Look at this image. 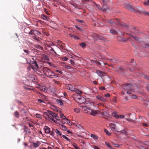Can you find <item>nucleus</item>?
Wrapping results in <instances>:
<instances>
[{
    "label": "nucleus",
    "instance_id": "nucleus-1",
    "mask_svg": "<svg viewBox=\"0 0 149 149\" xmlns=\"http://www.w3.org/2000/svg\"><path fill=\"white\" fill-rule=\"evenodd\" d=\"M42 71L44 74L48 77L54 78L55 75L54 73L49 68L46 67H44L42 69Z\"/></svg>",
    "mask_w": 149,
    "mask_h": 149
},
{
    "label": "nucleus",
    "instance_id": "nucleus-2",
    "mask_svg": "<svg viewBox=\"0 0 149 149\" xmlns=\"http://www.w3.org/2000/svg\"><path fill=\"white\" fill-rule=\"evenodd\" d=\"M48 114H47L48 117L54 122L56 123V121L54 119V118L57 120H59L58 119L59 117L56 114L50 111H48Z\"/></svg>",
    "mask_w": 149,
    "mask_h": 149
},
{
    "label": "nucleus",
    "instance_id": "nucleus-3",
    "mask_svg": "<svg viewBox=\"0 0 149 149\" xmlns=\"http://www.w3.org/2000/svg\"><path fill=\"white\" fill-rule=\"evenodd\" d=\"M93 105V104L92 102L86 103L85 106H82L81 107L85 112L88 113L89 112H90L91 111V109L89 107L91 108L90 107L91 106H92Z\"/></svg>",
    "mask_w": 149,
    "mask_h": 149
},
{
    "label": "nucleus",
    "instance_id": "nucleus-4",
    "mask_svg": "<svg viewBox=\"0 0 149 149\" xmlns=\"http://www.w3.org/2000/svg\"><path fill=\"white\" fill-rule=\"evenodd\" d=\"M122 87L124 90V91H131L132 89V86L130 84H124L122 86Z\"/></svg>",
    "mask_w": 149,
    "mask_h": 149
},
{
    "label": "nucleus",
    "instance_id": "nucleus-5",
    "mask_svg": "<svg viewBox=\"0 0 149 149\" xmlns=\"http://www.w3.org/2000/svg\"><path fill=\"white\" fill-rule=\"evenodd\" d=\"M118 19L117 18H115V19H111L107 20V22L109 23V24H120V22L119 20H118L117 22V23L115 22V21H116Z\"/></svg>",
    "mask_w": 149,
    "mask_h": 149
},
{
    "label": "nucleus",
    "instance_id": "nucleus-6",
    "mask_svg": "<svg viewBox=\"0 0 149 149\" xmlns=\"http://www.w3.org/2000/svg\"><path fill=\"white\" fill-rule=\"evenodd\" d=\"M96 72L100 77L102 78L106 75V72L100 71L99 70H96Z\"/></svg>",
    "mask_w": 149,
    "mask_h": 149
},
{
    "label": "nucleus",
    "instance_id": "nucleus-7",
    "mask_svg": "<svg viewBox=\"0 0 149 149\" xmlns=\"http://www.w3.org/2000/svg\"><path fill=\"white\" fill-rule=\"evenodd\" d=\"M92 37L94 39L96 40H103V37L102 36H100L95 33H93L91 35Z\"/></svg>",
    "mask_w": 149,
    "mask_h": 149
},
{
    "label": "nucleus",
    "instance_id": "nucleus-8",
    "mask_svg": "<svg viewBox=\"0 0 149 149\" xmlns=\"http://www.w3.org/2000/svg\"><path fill=\"white\" fill-rule=\"evenodd\" d=\"M40 144V142L38 141H37L36 142H33L31 144V146L33 148H36L38 147Z\"/></svg>",
    "mask_w": 149,
    "mask_h": 149
},
{
    "label": "nucleus",
    "instance_id": "nucleus-9",
    "mask_svg": "<svg viewBox=\"0 0 149 149\" xmlns=\"http://www.w3.org/2000/svg\"><path fill=\"white\" fill-rule=\"evenodd\" d=\"M31 64V65L34 68H36V69L37 70L38 69V65L37 62L35 61H32V63H30Z\"/></svg>",
    "mask_w": 149,
    "mask_h": 149
},
{
    "label": "nucleus",
    "instance_id": "nucleus-10",
    "mask_svg": "<svg viewBox=\"0 0 149 149\" xmlns=\"http://www.w3.org/2000/svg\"><path fill=\"white\" fill-rule=\"evenodd\" d=\"M109 127L111 128V130L112 131H118L117 129L116 128V125L114 123H111L109 125Z\"/></svg>",
    "mask_w": 149,
    "mask_h": 149
},
{
    "label": "nucleus",
    "instance_id": "nucleus-11",
    "mask_svg": "<svg viewBox=\"0 0 149 149\" xmlns=\"http://www.w3.org/2000/svg\"><path fill=\"white\" fill-rule=\"evenodd\" d=\"M67 89L72 91H74L75 89L74 87L71 84H68L67 86Z\"/></svg>",
    "mask_w": 149,
    "mask_h": 149
},
{
    "label": "nucleus",
    "instance_id": "nucleus-12",
    "mask_svg": "<svg viewBox=\"0 0 149 149\" xmlns=\"http://www.w3.org/2000/svg\"><path fill=\"white\" fill-rule=\"evenodd\" d=\"M27 69L28 70H30L32 72H37V71L36 68H34L31 65H29L27 67Z\"/></svg>",
    "mask_w": 149,
    "mask_h": 149
},
{
    "label": "nucleus",
    "instance_id": "nucleus-13",
    "mask_svg": "<svg viewBox=\"0 0 149 149\" xmlns=\"http://www.w3.org/2000/svg\"><path fill=\"white\" fill-rule=\"evenodd\" d=\"M96 98L102 102H106L107 101V100L103 96H101L100 95H98L96 96Z\"/></svg>",
    "mask_w": 149,
    "mask_h": 149
},
{
    "label": "nucleus",
    "instance_id": "nucleus-14",
    "mask_svg": "<svg viewBox=\"0 0 149 149\" xmlns=\"http://www.w3.org/2000/svg\"><path fill=\"white\" fill-rule=\"evenodd\" d=\"M115 70L119 73H121L125 69L122 67H120L116 68Z\"/></svg>",
    "mask_w": 149,
    "mask_h": 149
},
{
    "label": "nucleus",
    "instance_id": "nucleus-15",
    "mask_svg": "<svg viewBox=\"0 0 149 149\" xmlns=\"http://www.w3.org/2000/svg\"><path fill=\"white\" fill-rule=\"evenodd\" d=\"M44 128L45 133L48 134L50 132V129L48 127L45 126Z\"/></svg>",
    "mask_w": 149,
    "mask_h": 149
},
{
    "label": "nucleus",
    "instance_id": "nucleus-16",
    "mask_svg": "<svg viewBox=\"0 0 149 149\" xmlns=\"http://www.w3.org/2000/svg\"><path fill=\"white\" fill-rule=\"evenodd\" d=\"M130 37H132L136 41H137L138 42H139L140 41V39L138 38L136 36H133L132 35L130 34Z\"/></svg>",
    "mask_w": 149,
    "mask_h": 149
},
{
    "label": "nucleus",
    "instance_id": "nucleus-17",
    "mask_svg": "<svg viewBox=\"0 0 149 149\" xmlns=\"http://www.w3.org/2000/svg\"><path fill=\"white\" fill-rule=\"evenodd\" d=\"M69 35L71 38H73L74 39H79V38L77 36L75 35L72 34L71 33L69 34Z\"/></svg>",
    "mask_w": 149,
    "mask_h": 149
},
{
    "label": "nucleus",
    "instance_id": "nucleus-18",
    "mask_svg": "<svg viewBox=\"0 0 149 149\" xmlns=\"http://www.w3.org/2000/svg\"><path fill=\"white\" fill-rule=\"evenodd\" d=\"M88 113H90L91 115L93 116H95L97 113V111L95 110H91L90 112H89Z\"/></svg>",
    "mask_w": 149,
    "mask_h": 149
},
{
    "label": "nucleus",
    "instance_id": "nucleus-19",
    "mask_svg": "<svg viewBox=\"0 0 149 149\" xmlns=\"http://www.w3.org/2000/svg\"><path fill=\"white\" fill-rule=\"evenodd\" d=\"M100 8L103 12H105L109 9L108 7L105 5H104L102 8Z\"/></svg>",
    "mask_w": 149,
    "mask_h": 149
},
{
    "label": "nucleus",
    "instance_id": "nucleus-20",
    "mask_svg": "<svg viewBox=\"0 0 149 149\" xmlns=\"http://www.w3.org/2000/svg\"><path fill=\"white\" fill-rule=\"evenodd\" d=\"M54 131L55 132L56 134L58 135H59L60 136H61V132L59 131L57 129H56L54 130Z\"/></svg>",
    "mask_w": 149,
    "mask_h": 149
},
{
    "label": "nucleus",
    "instance_id": "nucleus-21",
    "mask_svg": "<svg viewBox=\"0 0 149 149\" xmlns=\"http://www.w3.org/2000/svg\"><path fill=\"white\" fill-rule=\"evenodd\" d=\"M118 39L120 41L124 42H126L127 40V39H126V38H122L120 37H118Z\"/></svg>",
    "mask_w": 149,
    "mask_h": 149
},
{
    "label": "nucleus",
    "instance_id": "nucleus-22",
    "mask_svg": "<svg viewBox=\"0 0 149 149\" xmlns=\"http://www.w3.org/2000/svg\"><path fill=\"white\" fill-rule=\"evenodd\" d=\"M78 99L80 100V102L81 103H84L85 100V98L82 96H80V97L78 98Z\"/></svg>",
    "mask_w": 149,
    "mask_h": 149
},
{
    "label": "nucleus",
    "instance_id": "nucleus-23",
    "mask_svg": "<svg viewBox=\"0 0 149 149\" xmlns=\"http://www.w3.org/2000/svg\"><path fill=\"white\" fill-rule=\"evenodd\" d=\"M74 91L76 93L79 94H80L82 93L81 91L79 90V89L76 88L75 89Z\"/></svg>",
    "mask_w": 149,
    "mask_h": 149
},
{
    "label": "nucleus",
    "instance_id": "nucleus-24",
    "mask_svg": "<svg viewBox=\"0 0 149 149\" xmlns=\"http://www.w3.org/2000/svg\"><path fill=\"white\" fill-rule=\"evenodd\" d=\"M96 64L98 65H105V63L102 61H100V62H97Z\"/></svg>",
    "mask_w": 149,
    "mask_h": 149
},
{
    "label": "nucleus",
    "instance_id": "nucleus-25",
    "mask_svg": "<svg viewBox=\"0 0 149 149\" xmlns=\"http://www.w3.org/2000/svg\"><path fill=\"white\" fill-rule=\"evenodd\" d=\"M41 17L42 19L45 20H48V17L46 15H41Z\"/></svg>",
    "mask_w": 149,
    "mask_h": 149
},
{
    "label": "nucleus",
    "instance_id": "nucleus-26",
    "mask_svg": "<svg viewBox=\"0 0 149 149\" xmlns=\"http://www.w3.org/2000/svg\"><path fill=\"white\" fill-rule=\"evenodd\" d=\"M14 115L15 117L16 118H19V112L17 111H16L14 112Z\"/></svg>",
    "mask_w": 149,
    "mask_h": 149
},
{
    "label": "nucleus",
    "instance_id": "nucleus-27",
    "mask_svg": "<svg viewBox=\"0 0 149 149\" xmlns=\"http://www.w3.org/2000/svg\"><path fill=\"white\" fill-rule=\"evenodd\" d=\"M110 32L111 33L114 35L116 34L117 33V32L116 30L113 29H111Z\"/></svg>",
    "mask_w": 149,
    "mask_h": 149
},
{
    "label": "nucleus",
    "instance_id": "nucleus-28",
    "mask_svg": "<svg viewBox=\"0 0 149 149\" xmlns=\"http://www.w3.org/2000/svg\"><path fill=\"white\" fill-rule=\"evenodd\" d=\"M40 90L42 91L45 92L46 91H47V88L45 86H42L40 88Z\"/></svg>",
    "mask_w": 149,
    "mask_h": 149
},
{
    "label": "nucleus",
    "instance_id": "nucleus-29",
    "mask_svg": "<svg viewBox=\"0 0 149 149\" xmlns=\"http://www.w3.org/2000/svg\"><path fill=\"white\" fill-rule=\"evenodd\" d=\"M56 101L57 102L60 104L61 105H63V103L62 100H57Z\"/></svg>",
    "mask_w": 149,
    "mask_h": 149
},
{
    "label": "nucleus",
    "instance_id": "nucleus-30",
    "mask_svg": "<svg viewBox=\"0 0 149 149\" xmlns=\"http://www.w3.org/2000/svg\"><path fill=\"white\" fill-rule=\"evenodd\" d=\"M24 131L26 132V134L28 135H29L31 133L30 130L29 129H27L26 130H24Z\"/></svg>",
    "mask_w": 149,
    "mask_h": 149
},
{
    "label": "nucleus",
    "instance_id": "nucleus-31",
    "mask_svg": "<svg viewBox=\"0 0 149 149\" xmlns=\"http://www.w3.org/2000/svg\"><path fill=\"white\" fill-rule=\"evenodd\" d=\"M91 136L93 139H97L98 138V137L96 135L93 134H91Z\"/></svg>",
    "mask_w": 149,
    "mask_h": 149
},
{
    "label": "nucleus",
    "instance_id": "nucleus-32",
    "mask_svg": "<svg viewBox=\"0 0 149 149\" xmlns=\"http://www.w3.org/2000/svg\"><path fill=\"white\" fill-rule=\"evenodd\" d=\"M112 115L116 117V118H118V115L116 113L114 112L112 114Z\"/></svg>",
    "mask_w": 149,
    "mask_h": 149
},
{
    "label": "nucleus",
    "instance_id": "nucleus-33",
    "mask_svg": "<svg viewBox=\"0 0 149 149\" xmlns=\"http://www.w3.org/2000/svg\"><path fill=\"white\" fill-rule=\"evenodd\" d=\"M104 132L108 136H110L111 135V133H110L106 129H104Z\"/></svg>",
    "mask_w": 149,
    "mask_h": 149
},
{
    "label": "nucleus",
    "instance_id": "nucleus-34",
    "mask_svg": "<svg viewBox=\"0 0 149 149\" xmlns=\"http://www.w3.org/2000/svg\"><path fill=\"white\" fill-rule=\"evenodd\" d=\"M142 13L144 15L149 16V11L147 12L145 10H143Z\"/></svg>",
    "mask_w": 149,
    "mask_h": 149
},
{
    "label": "nucleus",
    "instance_id": "nucleus-35",
    "mask_svg": "<svg viewBox=\"0 0 149 149\" xmlns=\"http://www.w3.org/2000/svg\"><path fill=\"white\" fill-rule=\"evenodd\" d=\"M105 144L108 147L110 148L111 149H113V148H112V147L111 146V145H110L109 143L107 142H105Z\"/></svg>",
    "mask_w": 149,
    "mask_h": 149
},
{
    "label": "nucleus",
    "instance_id": "nucleus-36",
    "mask_svg": "<svg viewBox=\"0 0 149 149\" xmlns=\"http://www.w3.org/2000/svg\"><path fill=\"white\" fill-rule=\"evenodd\" d=\"M133 30L132 31H133V33H139L138 31V30L136 29L134 27H132V28Z\"/></svg>",
    "mask_w": 149,
    "mask_h": 149
},
{
    "label": "nucleus",
    "instance_id": "nucleus-37",
    "mask_svg": "<svg viewBox=\"0 0 149 149\" xmlns=\"http://www.w3.org/2000/svg\"><path fill=\"white\" fill-rule=\"evenodd\" d=\"M43 57L46 60H47V61H49V58L48 56L45 55H44Z\"/></svg>",
    "mask_w": 149,
    "mask_h": 149
},
{
    "label": "nucleus",
    "instance_id": "nucleus-38",
    "mask_svg": "<svg viewBox=\"0 0 149 149\" xmlns=\"http://www.w3.org/2000/svg\"><path fill=\"white\" fill-rule=\"evenodd\" d=\"M34 35H39L41 34L40 33V32H38L35 30H34Z\"/></svg>",
    "mask_w": 149,
    "mask_h": 149
},
{
    "label": "nucleus",
    "instance_id": "nucleus-39",
    "mask_svg": "<svg viewBox=\"0 0 149 149\" xmlns=\"http://www.w3.org/2000/svg\"><path fill=\"white\" fill-rule=\"evenodd\" d=\"M62 137L63 138L65 139L67 141H70V140L65 135H63L62 136Z\"/></svg>",
    "mask_w": 149,
    "mask_h": 149
},
{
    "label": "nucleus",
    "instance_id": "nucleus-40",
    "mask_svg": "<svg viewBox=\"0 0 149 149\" xmlns=\"http://www.w3.org/2000/svg\"><path fill=\"white\" fill-rule=\"evenodd\" d=\"M36 48L41 50H42L43 48L40 45H38L36 46Z\"/></svg>",
    "mask_w": 149,
    "mask_h": 149
},
{
    "label": "nucleus",
    "instance_id": "nucleus-41",
    "mask_svg": "<svg viewBox=\"0 0 149 149\" xmlns=\"http://www.w3.org/2000/svg\"><path fill=\"white\" fill-rule=\"evenodd\" d=\"M144 4L146 6H149V0H148L144 3Z\"/></svg>",
    "mask_w": 149,
    "mask_h": 149
},
{
    "label": "nucleus",
    "instance_id": "nucleus-42",
    "mask_svg": "<svg viewBox=\"0 0 149 149\" xmlns=\"http://www.w3.org/2000/svg\"><path fill=\"white\" fill-rule=\"evenodd\" d=\"M73 146L76 149H80V148L77 146L76 144L75 143H73Z\"/></svg>",
    "mask_w": 149,
    "mask_h": 149
},
{
    "label": "nucleus",
    "instance_id": "nucleus-43",
    "mask_svg": "<svg viewBox=\"0 0 149 149\" xmlns=\"http://www.w3.org/2000/svg\"><path fill=\"white\" fill-rule=\"evenodd\" d=\"M65 123L66 124H69L70 123V120L66 118V119H65Z\"/></svg>",
    "mask_w": 149,
    "mask_h": 149
},
{
    "label": "nucleus",
    "instance_id": "nucleus-44",
    "mask_svg": "<svg viewBox=\"0 0 149 149\" xmlns=\"http://www.w3.org/2000/svg\"><path fill=\"white\" fill-rule=\"evenodd\" d=\"M92 148H93L94 149H100V148L97 146H91Z\"/></svg>",
    "mask_w": 149,
    "mask_h": 149
},
{
    "label": "nucleus",
    "instance_id": "nucleus-45",
    "mask_svg": "<svg viewBox=\"0 0 149 149\" xmlns=\"http://www.w3.org/2000/svg\"><path fill=\"white\" fill-rule=\"evenodd\" d=\"M110 61H111L112 62H113L114 63H117V61L115 58H113V59H110Z\"/></svg>",
    "mask_w": 149,
    "mask_h": 149
},
{
    "label": "nucleus",
    "instance_id": "nucleus-46",
    "mask_svg": "<svg viewBox=\"0 0 149 149\" xmlns=\"http://www.w3.org/2000/svg\"><path fill=\"white\" fill-rule=\"evenodd\" d=\"M27 63L29 64V65H31V64L30 63H32V61H31V60L30 59L26 60Z\"/></svg>",
    "mask_w": 149,
    "mask_h": 149
},
{
    "label": "nucleus",
    "instance_id": "nucleus-47",
    "mask_svg": "<svg viewBox=\"0 0 149 149\" xmlns=\"http://www.w3.org/2000/svg\"><path fill=\"white\" fill-rule=\"evenodd\" d=\"M112 145H113V146L116 147H118L119 146V144H114L113 143H112Z\"/></svg>",
    "mask_w": 149,
    "mask_h": 149
},
{
    "label": "nucleus",
    "instance_id": "nucleus-48",
    "mask_svg": "<svg viewBox=\"0 0 149 149\" xmlns=\"http://www.w3.org/2000/svg\"><path fill=\"white\" fill-rule=\"evenodd\" d=\"M80 46L82 47H84L86 46L84 42L80 43Z\"/></svg>",
    "mask_w": 149,
    "mask_h": 149
},
{
    "label": "nucleus",
    "instance_id": "nucleus-49",
    "mask_svg": "<svg viewBox=\"0 0 149 149\" xmlns=\"http://www.w3.org/2000/svg\"><path fill=\"white\" fill-rule=\"evenodd\" d=\"M74 111L76 113H79V110L78 108H75L74 109Z\"/></svg>",
    "mask_w": 149,
    "mask_h": 149
},
{
    "label": "nucleus",
    "instance_id": "nucleus-50",
    "mask_svg": "<svg viewBox=\"0 0 149 149\" xmlns=\"http://www.w3.org/2000/svg\"><path fill=\"white\" fill-rule=\"evenodd\" d=\"M60 117L61 118H62L63 119V120H65V119H66V117L64 116V115L62 114H61L60 115Z\"/></svg>",
    "mask_w": 149,
    "mask_h": 149
},
{
    "label": "nucleus",
    "instance_id": "nucleus-51",
    "mask_svg": "<svg viewBox=\"0 0 149 149\" xmlns=\"http://www.w3.org/2000/svg\"><path fill=\"white\" fill-rule=\"evenodd\" d=\"M117 132H120L122 133H124V134H125L126 133V131L125 130H121L120 131H117Z\"/></svg>",
    "mask_w": 149,
    "mask_h": 149
},
{
    "label": "nucleus",
    "instance_id": "nucleus-52",
    "mask_svg": "<svg viewBox=\"0 0 149 149\" xmlns=\"http://www.w3.org/2000/svg\"><path fill=\"white\" fill-rule=\"evenodd\" d=\"M61 128L63 130H67L66 127L62 125Z\"/></svg>",
    "mask_w": 149,
    "mask_h": 149
},
{
    "label": "nucleus",
    "instance_id": "nucleus-53",
    "mask_svg": "<svg viewBox=\"0 0 149 149\" xmlns=\"http://www.w3.org/2000/svg\"><path fill=\"white\" fill-rule=\"evenodd\" d=\"M137 97V96L136 95H133L131 96V98L133 99H136Z\"/></svg>",
    "mask_w": 149,
    "mask_h": 149
},
{
    "label": "nucleus",
    "instance_id": "nucleus-54",
    "mask_svg": "<svg viewBox=\"0 0 149 149\" xmlns=\"http://www.w3.org/2000/svg\"><path fill=\"white\" fill-rule=\"evenodd\" d=\"M24 51L27 54H29L30 53V52L29 51L26 50V49H24Z\"/></svg>",
    "mask_w": 149,
    "mask_h": 149
},
{
    "label": "nucleus",
    "instance_id": "nucleus-55",
    "mask_svg": "<svg viewBox=\"0 0 149 149\" xmlns=\"http://www.w3.org/2000/svg\"><path fill=\"white\" fill-rule=\"evenodd\" d=\"M144 77L145 79L149 80V76L147 75H144Z\"/></svg>",
    "mask_w": 149,
    "mask_h": 149
},
{
    "label": "nucleus",
    "instance_id": "nucleus-56",
    "mask_svg": "<svg viewBox=\"0 0 149 149\" xmlns=\"http://www.w3.org/2000/svg\"><path fill=\"white\" fill-rule=\"evenodd\" d=\"M143 144L145 145L149 146V142L147 141H145L143 143Z\"/></svg>",
    "mask_w": 149,
    "mask_h": 149
},
{
    "label": "nucleus",
    "instance_id": "nucleus-57",
    "mask_svg": "<svg viewBox=\"0 0 149 149\" xmlns=\"http://www.w3.org/2000/svg\"><path fill=\"white\" fill-rule=\"evenodd\" d=\"M70 63L72 65H74L75 64V63L74 61L72 60H70Z\"/></svg>",
    "mask_w": 149,
    "mask_h": 149
},
{
    "label": "nucleus",
    "instance_id": "nucleus-58",
    "mask_svg": "<svg viewBox=\"0 0 149 149\" xmlns=\"http://www.w3.org/2000/svg\"><path fill=\"white\" fill-rule=\"evenodd\" d=\"M127 7L131 10V11L134 10V9L130 6L128 5Z\"/></svg>",
    "mask_w": 149,
    "mask_h": 149
},
{
    "label": "nucleus",
    "instance_id": "nucleus-59",
    "mask_svg": "<svg viewBox=\"0 0 149 149\" xmlns=\"http://www.w3.org/2000/svg\"><path fill=\"white\" fill-rule=\"evenodd\" d=\"M104 96L106 97H110V95L109 94L107 93V94H105Z\"/></svg>",
    "mask_w": 149,
    "mask_h": 149
},
{
    "label": "nucleus",
    "instance_id": "nucleus-60",
    "mask_svg": "<svg viewBox=\"0 0 149 149\" xmlns=\"http://www.w3.org/2000/svg\"><path fill=\"white\" fill-rule=\"evenodd\" d=\"M34 30H32L30 31L29 33V34H33L34 35Z\"/></svg>",
    "mask_w": 149,
    "mask_h": 149
},
{
    "label": "nucleus",
    "instance_id": "nucleus-61",
    "mask_svg": "<svg viewBox=\"0 0 149 149\" xmlns=\"http://www.w3.org/2000/svg\"><path fill=\"white\" fill-rule=\"evenodd\" d=\"M124 118V116L123 115H118V118Z\"/></svg>",
    "mask_w": 149,
    "mask_h": 149
},
{
    "label": "nucleus",
    "instance_id": "nucleus-62",
    "mask_svg": "<svg viewBox=\"0 0 149 149\" xmlns=\"http://www.w3.org/2000/svg\"><path fill=\"white\" fill-rule=\"evenodd\" d=\"M76 20L78 22H80V23H83V22H84V21L83 20H81L78 19H76Z\"/></svg>",
    "mask_w": 149,
    "mask_h": 149
},
{
    "label": "nucleus",
    "instance_id": "nucleus-63",
    "mask_svg": "<svg viewBox=\"0 0 149 149\" xmlns=\"http://www.w3.org/2000/svg\"><path fill=\"white\" fill-rule=\"evenodd\" d=\"M65 68H66L68 69H70L71 68V67L68 65H65Z\"/></svg>",
    "mask_w": 149,
    "mask_h": 149
},
{
    "label": "nucleus",
    "instance_id": "nucleus-64",
    "mask_svg": "<svg viewBox=\"0 0 149 149\" xmlns=\"http://www.w3.org/2000/svg\"><path fill=\"white\" fill-rule=\"evenodd\" d=\"M36 116L38 118H40V115L38 114V113L36 114Z\"/></svg>",
    "mask_w": 149,
    "mask_h": 149
}]
</instances>
